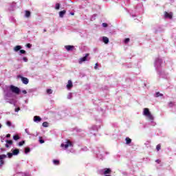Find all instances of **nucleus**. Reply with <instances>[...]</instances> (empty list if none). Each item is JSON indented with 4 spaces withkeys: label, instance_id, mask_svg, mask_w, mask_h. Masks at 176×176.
<instances>
[{
    "label": "nucleus",
    "instance_id": "2f4dec72",
    "mask_svg": "<svg viewBox=\"0 0 176 176\" xmlns=\"http://www.w3.org/2000/svg\"><path fill=\"white\" fill-rule=\"evenodd\" d=\"M67 98H68V100H72V93H69V94L67 95Z\"/></svg>",
    "mask_w": 176,
    "mask_h": 176
},
{
    "label": "nucleus",
    "instance_id": "b1692460",
    "mask_svg": "<svg viewBox=\"0 0 176 176\" xmlns=\"http://www.w3.org/2000/svg\"><path fill=\"white\" fill-rule=\"evenodd\" d=\"M13 140H14V141H17V140H20V137L17 135H15L13 136Z\"/></svg>",
    "mask_w": 176,
    "mask_h": 176
},
{
    "label": "nucleus",
    "instance_id": "4468645a",
    "mask_svg": "<svg viewBox=\"0 0 176 176\" xmlns=\"http://www.w3.org/2000/svg\"><path fill=\"white\" fill-rule=\"evenodd\" d=\"M165 17L167 19H173V13H168L167 12H165Z\"/></svg>",
    "mask_w": 176,
    "mask_h": 176
},
{
    "label": "nucleus",
    "instance_id": "20e7f679",
    "mask_svg": "<svg viewBox=\"0 0 176 176\" xmlns=\"http://www.w3.org/2000/svg\"><path fill=\"white\" fill-rule=\"evenodd\" d=\"M60 146L61 148H65V149H67L69 148H72V146H74V144L71 141L67 140L64 143L61 144Z\"/></svg>",
    "mask_w": 176,
    "mask_h": 176
},
{
    "label": "nucleus",
    "instance_id": "c03bdc74",
    "mask_svg": "<svg viewBox=\"0 0 176 176\" xmlns=\"http://www.w3.org/2000/svg\"><path fill=\"white\" fill-rule=\"evenodd\" d=\"M19 111H20V107L15 109V112H19Z\"/></svg>",
    "mask_w": 176,
    "mask_h": 176
},
{
    "label": "nucleus",
    "instance_id": "1a4fd4ad",
    "mask_svg": "<svg viewBox=\"0 0 176 176\" xmlns=\"http://www.w3.org/2000/svg\"><path fill=\"white\" fill-rule=\"evenodd\" d=\"M75 47L74 45H65V48L66 49V50H67V52H71L72 50H74V48Z\"/></svg>",
    "mask_w": 176,
    "mask_h": 176
},
{
    "label": "nucleus",
    "instance_id": "2eb2a0df",
    "mask_svg": "<svg viewBox=\"0 0 176 176\" xmlns=\"http://www.w3.org/2000/svg\"><path fill=\"white\" fill-rule=\"evenodd\" d=\"M65 13H67V11L65 10H63L59 12V16L63 19V17H64V14H65Z\"/></svg>",
    "mask_w": 176,
    "mask_h": 176
},
{
    "label": "nucleus",
    "instance_id": "58836bf2",
    "mask_svg": "<svg viewBox=\"0 0 176 176\" xmlns=\"http://www.w3.org/2000/svg\"><path fill=\"white\" fill-rule=\"evenodd\" d=\"M160 148H161L160 144L157 145V146H156L157 151H159L160 150Z\"/></svg>",
    "mask_w": 176,
    "mask_h": 176
},
{
    "label": "nucleus",
    "instance_id": "864d4df0",
    "mask_svg": "<svg viewBox=\"0 0 176 176\" xmlns=\"http://www.w3.org/2000/svg\"><path fill=\"white\" fill-rule=\"evenodd\" d=\"M12 6H14V7L16 6V3H13Z\"/></svg>",
    "mask_w": 176,
    "mask_h": 176
},
{
    "label": "nucleus",
    "instance_id": "f03ea898",
    "mask_svg": "<svg viewBox=\"0 0 176 176\" xmlns=\"http://www.w3.org/2000/svg\"><path fill=\"white\" fill-rule=\"evenodd\" d=\"M143 115L144 116H146L148 119L151 122L152 126H156V122H153L155 118L153 116H152V113H151V111H149V109L144 108L143 111Z\"/></svg>",
    "mask_w": 176,
    "mask_h": 176
},
{
    "label": "nucleus",
    "instance_id": "423d86ee",
    "mask_svg": "<svg viewBox=\"0 0 176 176\" xmlns=\"http://www.w3.org/2000/svg\"><path fill=\"white\" fill-rule=\"evenodd\" d=\"M90 58H89V54H86L85 56L79 60V64H82V63L85 61H89Z\"/></svg>",
    "mask_w": 176,
    "mask_h": 176
},
{
    "label": "nucleus",
    "instance_id": "9b49d317",
    "mask_svg": "<svg viewBox=\"0 0 176 176\" xmlns=\"http://www.w3.org/2000/svg\"><path fill=\"white\" fill-rule=\"evenodd\" d=\"M42 118H41V117L38 116H35L34 117V122H35L36 123H39V122H41Z\"/></svg>",
    "mask_w": 176,
    "mask_h": 176
},
{
    "label": "nucleus",
    "instance_id": "5fc2aeb1",
    "mask_svg": "<svg viewBox=\"0 0 176 176\" xmlns=\"http://www.w3.org/2000/svg\"><path fill=\"white\" fill-rule=\"evenodd\" d=\"M0 129H2V124H0Z\"/></svg>",
    "mask_w": 176,
    "mask_h": 176
},
{
    "label": "nucleus",
    "instance_id": "f704fd0d",
    "mask_svg": "<svg viewBox=\"0 0 176 176\" xmlns=\"http://www.w3.org/2000/svg\"><path fill=\"white\" fill-rule=\"evenodd\" d=\"M124 43H129L130 42V39L129 38H126L124 41Z\"/></svg>",
    "mask_w": 176,
    "mask_h": 176
},
{
    "label": "nucleus",
    "instance_id": "e2e57ef3",
    "mask_svg": "<svg viewBox=\"0 0 176 176\" xmlns=\"http://www.w3.org/2000/svg\"><path fill=\"white\" fill-rule=\"evenodd\" d=\"M104 176H111V175H104Z\"/></svg>",
    "mask_w": 176,
    "mask_h": 176
},
{
    "label": "nucleus",
    "instance_id": "49530a36",
    "mask_svg": "<svg viewBox=\"0 0 176 176\" xmlns=\"http://www.w3.org/2000/svg\"><path fill=\"white\" fill-rule=\"evenodd\" d=\"M97 67H98V63H96L95 67H94L95 69H97Z\"/></svg>",
    "mask_w": 176,
    "mask_h": 176
},
{
    "label": "nucleus",
    "instance_id": "a19ab883",
    "mask_svg": "<svg viewBox=\"0 0 176 176\" xmlns=\"http://www.w3.org/2000/svg\"><path fill=\"white\" fill-rule=\"evenodd\" d=\"M23 61H25V63H27V61H28V59L27 58V57H23Z\"/></svg>",
    "mask_w": 176,
    "mask_h": 176
},
{
    "label": "nucleus",
    "instance_id": "a211bd4d",
    "mask_svg": "<svg viewBox=\"0 0 176 176\" xmlns=\"http://www.w3.org/2000/svg\"><path fill=\"white\" fill-rule=\"evenodd\" d=\"M53 163L55 166H59L60 165V160H54Z\"/></svg>",
    "mask_w": 176,
    "mask_h": 176
},
{
    "label": "nucleus",
    "instance_id": "4c0bfd02",
    "mask_svg": "<svg viewBox=\"0 0 176 176\" xmlns=\"http://www.w3.org/2000/svg\"><path fill=\"white\" fill-rule=\"evenodd\" d=\"M102 27H104V28H105L108 27V23H103L102 24Z\"/></svg>",
    "mask_w": 176,
    "mask_h": 176
},
{
    "label": "nucleus",
    "instance_id": "cd10ccee",
    "mask_svg": "<svg viewBox=\"0 0 176 176\" xmlns=\"http://www.w3.org/2000/svg\"><path fill=\"white\" fill-rule=\"evenodd\" d=\"M49 126V123H47V122H44L43 123V127H48Z\"/></svg>",
    "mask_w": 176,
    "mask_h": 176
},
{
    "label": "nucleus",
    "instance_id": "0e129e2a",
    "mask_svg": "<svg viewBox=\"0 0 176 176\" xmlns=\"http://www.w3.org/2000/svg\"><path fill=\"white\" fill-rule=\"evenodd\" d=\"M109 153H106V155H108Z\"/></svg>",
    "mask_w": 176,
    "mask_h": 176
},
{
    "label": "nucleus",
    "instance_id": "7c9ffc66",
    "mask_svg": "<svg viewBox=\"0 0 176 176\" xmlns=\"http://www.w3.org/2000/svg\"><path fill=\"white\" fill-rule=\"evenodd\" d=\"M24 144H25V141L23 140V141H21V142H19V146H23V145Z\"/></svg>",
    "mask_w": 176,
    "mask_h": 176
},
{
    "label": "nucleus",
    "instance_id": "4be33fe9",
    "mask_svg": "<svg viewBox=\"0 0 176 176\" xmlns=\"http://www.w3.org/2000/svg\"><path fill=\"white\" fill-rule=\"evenodd\" d=\"M174 106H175V102H170L168 103V107H169L170 108H173V107H174Z\"/></svg>",
    "mask_w": 176,
    "mask_h": 176
},
{
    "label": "nucleus",
    "instance_id": "052dcab7",
    "mask_svg": "<svg viewBox=\"0 0 176 176\" xmlns=\"http://www.w3.org/2000/svg\"><path fill=\"white\" fill-rule=\"evenodd\" d=\"M1 142H3V139L1 140Z\"/></svg>",
    "mask_w": 176,
    "mask_h": 176
},
{
    "label": "nucleus",
    "instance_id": "9d476101",
    "mask_svg": "<svg viewBox=\"0 0 176 176\" xmlns=\"http://www.w3.org/2000/svg\"><path fill=\"white\" fill-rule=\"evenodd\" d=\"M100 171H101V173H103V174H104V175H106V174H111V169H109V168H104Z\"/></svg>",
    "mask_w": 176,
    "mask_h": 176
},
{
    "label": "nucleus",
    "instance_id": "7ed1b4c3",
    "mask_svg": "<svg viewBox=\"0 0 176 176\" xmlns=\"http://www.w3.org/2000/svg\"><path fill=\"white\" fill-rule=\"evenodd\" d=\"M12 97H13V94L9 89L4 96V100H6V102H9V104H14V100H13V99H10Z\"/></svg>",
    "mask_w": 176,
    "mask_h": 176
},
{
    "label": "nucleus",
    "instance_id": "603ef678",
    "mask_svg": "<svg viewBox=\"0 0 176 176\" xmlns=\"http://www.w3.org/2000/svg\"><path fill=\"white\" fill-rule=\"evenodd\" d=\"M25 176H30V174L26 173V174H25Z\"/></svg>",
    "mask_w": 176,
    "mask_h": 176
},
{
    "label": "nucleus",
    "instance_id": "a18cd8bd",
    "mask_svg": "<svg viewBox=\"0 0 176 176\" xmlns=\"http://www.w3.org/2000/svg\"><path fill=\"white\" fill-rule=\"evenodd\" d=\"M155 162L157 163L158 164H160V160H156Z\"/></svg>",
    "mask_w": 176,
    "mask_h": 176
},
{
    "label": "nucleus",
    "instance_id": "412c9836",
    "mask_svg": "<svg viewBox=\"0 0 176 176\" xmlns=\"http://www.w3.org/2000/svg\"><path fill=\"white\" fill-rule=\"evenodd\" d=\"M91 130L94 131H98V126L97 125H94L91 126Z\"/></svg>",
    "mask_w": 176,
    "mask_h": 176
},
{
    "label": "nucleus",
    "instance_id": "c9c22d12",
    "mask_svg": "<svg viewBox=\"0 0 176 176\" xmlns=\"http://www.w3.org/2000/svg\"><path fill=\"white\" fill-rule=\"evenodd\" d=\"M25 131L26 134H28V135H31V133H30V131H28V129H25Z\"/></svg>",
    "mask_w": 176,
    "mask_h": 176
},
{
    "label": "nucleus",
    "instance_id": "473e14b6",
    "mask_svg": "<svg viewBox=\"0 0 176 176\" xmlns=\"http://www.w3.org/2000/svg\"><path fill=\"white\" fill-rule=\"evenodd\" d=\"M6 142L9 145H12V144H13V141L12 140H6Z\"/></svg>",
    "mask_w": 176,
    "mask_h": 176
},
{
    "label": "nucleus",
    "instance_id": "680f3d73",
    "mask_svg": "<svg viewBox=\"0 0 176 176\" xmlns=\"http://www.w3.org/2000/svg\"><path fill=\"white\" fill-rule=\"evenodd\" d=\"M1 151H5V149L4 148H1Z\"/></svg>",
    "mask_w": 176,
    "mask_h": 176
},
{
    "label": "nucleus",
    "instance_id": "13d9d810",
    "mask_svg": "<svg viewBox=\"0 0 176 176\" xmlns=\"http://www.w3.org/2000/svg\"><path fill=\"white\" fill-rule=\"evenodd\" d=\"M132 17H135V15H131Z\"/></svg>",
    "mask_w": 176,
    "mask_h": 176
},
{
    "label": "nucleus",
    "instance_id": "ddd939ff",
    "mask_svg": "<svg viewBox=\"0 0 176 176\" xmlns=\"http://www.w3.org/2000/svg\"><path fill=\"white\" fill-rule=\"evenodd\" d=\"M102 42H104V43H105L106 45H108V43H109V38H108V37L107 36H103Z\"/></svg>",
    "mask_w": 176,
    "mask_h": 176
},
{
    "label": "nucleus",
    "instance_id": "37998d69",
    "mask_svg": "<svg viewBox=\"0 0 176 176\" xmlns=\"http://www.w3.org/2000/svg\"><path fill=\"white\" fill-rule=\"evenodd\" d=\"M91 21H93V20H96V15H94L91 18Z\"/></svg>",
    "mask_w": 176,
    "mask_h": 176
},
{
    "label": "nucleus",
    "instance_id": "5701e85b",
    "mask_svg": "<svg viewBox=\"0 0 176 176\" xmlns=\"http://www.w3.org/2000/svg\"><path fill=\"white\" fill-rule=\"evenodd\" d=\"M8 156L5 154L1 155H0V160H3V159H6Z\"/></svg>",
    "mask_w": 176,
    "mask_h": 176
},
{
    "label": "nucleus",
    "instance_id": "aec40b11",
    "mask_svg": "<svg viewBox=\"0 0 176 176\" xmlns=\"http://www.w3.org/2000/svg\"><path fill=\"white\" fill-rule=\"evenodd\" d=\"M30 152H31V148H30V147L25 148V155L30 153Z\"/></svg>",
    "mask_w": 176,
    "mask_h": 176
},
{
    "label": "nucleus",
    "instance_id": "f8f14e48",
    "mask_svg": "<svg viewBox=\"0 0 176 176\" xmlns=\"http://www.w3.org/2000/svg\"><path fill=\"white\" fill-rule=\"evenodd\" d=\"M12 151V155L14 156H17V155H19L20 153V150H19V148H15Z\"/></svg>",
    "mask_w": 176,
    "mask_h": 176
},
{
    "label": "nucleus",
    "instance_id": "4d7b16f0",
    "mask_svg": "<svg viewBox=\"0 0 176 176\" xmlns=\"http://www.w3.org/2000/svg\"><path fill=\"white\" fill-rule=\"evenodd\" d=\"M43 32H46V29H44Z\"/></svg>",
    "mask_w": 176,
    "mask_h": 176
},
{
    "label": "nucleus",
    "instance_id": "39448f33",
    "mask_svg": "<svg viewBox=\"0 0 176 176\" xmlns=\"http://www.w3.org/2000/svg\"><path fill=\"white\" fill-rule=\"evenodd\" d=\"M10 91L14 93V94H20V88L14 86V85H10L8 87Z\"/></svg>",
    "mask_w": 176,
    "mask_h": 176
},
{
    "label": "nucleus",
    "instance_id": "bb28decb",
    "mask_svg": "<svg viewBox=\"0 0 176 176\" xmlns=\"http://www.w3.org/2000/svg\"><path fill=\"white\" fill-rule=\"evenodd\" d=\"M8 156L9 157V159H12V157H13V153H8Z\"/></svg>",
    "mask_w": 176,
    "mask_h": 176
},
{
    "label": "nucleus",
    "instance_id": "6e6d98bb",
    "mask_svg": "<svg viewBox=\"0 0 176 176\" xmlns=\"http://www.w3.org/2000/svg\"><path fill=\"white\" fill-rule=\"evenodd\" d=\"M10 10H14V9L12 8L11 9H10Z\"/></svg>",
    "mask_w": 176,
    "mask_h": 176
},
{
    "label": "nucleus",
    "instance_id": "6ab92c4d",
    "mask_svg": "<svg viewBox=\"0 0 176 176\" xmlns=\"http://www.w3.org/2000/svg\"><path fill=\"white\" fill-rule=\"evenodd\" d=\"M125 141L126 145H129V144H131V139H130V138H126Z\"/></svg>",
    "mask_w": 176,
    "mask_h": 176
},
{
    "label": "nucleus",
    "instance_id": "c85d7f7f",
    "mask_svg": "<svg viewBox=\"0 0 176 176\" xmlns=\"http://www.w3.org/2000/svg\"><path fill=\"white\" fill-rule=\"evenodd\" d=\"M52 93H53L52 89H47V94H52Z\"/></svg>",
    "mask_w": 176,
    "mask_h": 176
},
{
    "label": "nucleus",
    "instance_id": "bf43d9fd",
    "mask_svg": "<svg viewBox=\"0 0 176 176\" xmlns=\"http://www.w3.org/2000/svg\"><path fill=\"white\" fill-rule=\"evenodd\" d=\"M27 102H28V100H25V103L27 104Z\"/></svg>",
    "mask_w": 176,
    "mask_h": 176
},
{
    "label": "nucleus",
    "instance_id": "dca6fc26",
    "mask_svg": "<svg viewBox=\"0 0 176 176\" xmlns=\"http://www.w3.org/2000/svg\"><path fill=\"white\" fill-rule=\"evenodd\" d=\"M25 17L28 18V17H30L31 16V12H30L28 10H25Z\"/></svg>",
    "mask_w": 176,
    "mask_h": 176
},
{
    "label": "nucleus",
    "instance_id": "f257e3e1",
    "mask_svg": "<svg viewBox=\"0 0 176 176\" xmlns=\"http://www.w3.org/2000/svg\"><path fill=\"white\" fill-rule=\"evenodd\" d=\"M162 64H163V60L160 59V58H157L155 60V68L161 78H166V72L162 70Z\"/></svg>",
    "mask_w": 176,
    "mask_h": 176
},
{
    "label": "nucleus",
    "instance_id": "79ce46f5",
    "mask_svg": "<svg viewBox=\"0 0 176 176\" xmlns=\"http://www.w3.org/2000/svg\"><path fill=\"white\" fill-rule=\"evenodd\" d=\"M4 164V162L2 160H0V166H3Z\"/></svg>",
    "mask_w": 176,
    "mask_h": 176
},
{
    "label": "nucleus",
    "instance_id": "8fccbe9b",
    "mask_svg": "<svg viewBox=\"0 0 176 176\" xmlns=\"http://www.w3.org/2000/svg\"><path fill=\"white\" fill-rule=\"evenodd\" d=\"M6 148H9V144H8V143L6 144Z\"/></svg>",
    "mask_w": 176,
    "mask_h": 176
},
{
    "label": "nucleus",
    "instance_id": "de8ad7c7",
    "mask_svg": "<svg viewBox=\"0 0 176 176\" xmlns=\"http://www.w3.org/2000/svg\"><path fill=\"white\" fill-rule=\"evenodd\" d=\"M22 93H23V94H27V91H26V90H23V91H22Z\"/></svg>",
    "mask_w": 176,
    "mask_h": 176
},
{
    "label": "nucleus",
    "instance_id": "c756f323",
    "mask_svg": "<svg viewBox=\"0 0 176 176\" xmlns=\"http://www.w3.org/2000/svg\"><path fill=\"white\" fill-rule=\"evenodd\" d=\"M40 144H45V140H43V139H42L41 137L39 138V140H38Z\"/></svg>",
    "mask_w": 176,
    "mask_h": 176
},
{
    "label": "nucleus",
    "instance_id": "3c124183",
    "mask_svg": "<svg viewBox=\"0 0 176 176\" xmlns=\"http://www.w3.org/2000/svg\"><path fill=\"white\" fill-rule=\"evenodd\" d=\"M70 14H71L72 16H74V14H75V13L71 12Z\"/></svg>",
    "mask_w": 176,
    "mask_h": 176
},
{
    "label": "nucleus",
    "instance_id": "0eeeda50",
    "mask_svg": "<svg viewBox=\"0 0 176 176\" xmlns=\"http://www.w3.org/2000/svg\"><path fill=\"white\" fill-rule=\"evenodd\" d=\"M17 78H20L21 79L22 82L23 83V85H28L30 80H28V78H25V77H23L21 76H18Z\"/></svg>",
    "mask_w": 176,
    "mask_h": 176
},
{
    "label": "nucleus",
    "instance_id": "a878e982",
    "mask_svg": "<svg viewBox=\"0 0 176 176\" xmlns=\"http://www.w3.org/2000/svg\"><path fill=\"white\" fill-rule=\"evenodd\" d=\"M55 9L56 10H58L60 9V3H56V6H55Z\"/></svg>",
    "mask_w": 176,
    "mask_h": 176
},
{
    "label": "nucleus",
    "instance_id": "09e8293b",
    "mask_svg": "<svg viewBox=\"0 0 176 176\" xmlns=\"http://www.w3.org/2000/svg\"><path fill=\"white\" fill-rule=\"evenodd\" d=\"M6 137H7V138H10V134H9V133L7 134V135H6Z\"/></svg>",
    "mask_w": 176,
    "mask_h": 176
},
{
    "label": "nucleus",
    "instance_id": "393cba45",
    "mask_svg": "<svg viewBox=\"0 0 176 176\" xmlns=\"http://www.w3.org/2000/svg\"><path fill=\"white\" fill-rule=\"evenodd\" d=\"M155 97H163V94H160V92H156Z\"/></svg>",
    "mask_w": 176,
    "mask_h": 176
},
{
    "label": "nucleus",
    "instance_id": "6e6552de",
    "mask_svg": "<svg viewBox=\"0 0 176 176\" xmlns=\"http://www.w3.org/2000/svg\"><path fill=\"white\" fill-rule=\"evenodd\" d=\"M67 90H71V89H72V87H74V84H72V81L71 80H68V83L66 86Z\"/></svg>",
    "mask_w": 176,
    "mask_h": 176
},
{
    "label": "nucleus",
    "instance_id": "e433bc0d",
    "mask_svg": "<svg viewBox=\"0 0 176 176\" xmlns=\"http://www.w3.org/2000/svg\"><path fill=\"white\" fill-rule=\"evenodd\" d=\"M6 124L8 127H10V126H12V122L10 121H7Z\"/></svg>",
    "mask_w": 176,
    "mask_h": 176
},
{
    "label": "nucleus",
    "instance_id": "ea45409f",
    "mask_svg": "<svg viewBox=\"0 0 176 176\" xmlns=\"http://www.w3.org/2000/svg\"><path fill=\"white\" fill-rule=\"evenodd\" d=\"M32 45H31V44H30V43H28L27 45H26V47H28V49H31V47H32Z\"/></svg>",
    "mask_w": 176,
    "mask_h": 176
},
{
    "label": "nucleus",
    "instance_id": "72a5a7b5",
    "mask_svg": "<svg viewBox=\"0 0 176 176\" xmlns=\"http://www.w3.org/2000/svg\"><path fill=\"white\" fill-rule=\"evenodd\" d=\"M20 54H25L26 52L24 50H21L19 51Z\"/></svg>",
    "mask_w": 176,
    "mask_h": 176
},
{
    "label": "nucleus",
    "instance_id": "f3484780",
    "mask_svg": "<svg viewBox=\"0 0 176 176\" xmlns=\"http://www.w3.org/2000/svg\"><path fill=\"white\" fill-rule=\"evenodd\" d=\"M21 49H22V47L21 45H16L14 47V50L15 52H19V50H20Z\"/></svg>",
    "mask_w": 176,
    "mask_h": 176
}]
</instances>
